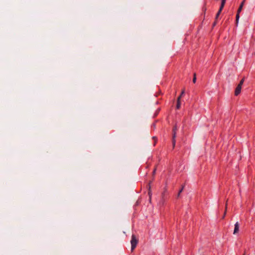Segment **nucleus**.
<instances>
[{
    "instance_id": "obj_6",
    "label": "nucleus",
    "mask_w": 255,
    "mask_h": 255,
    "mask_svg": "<svg viewBox=\"0 0 255 255\" xmlns=\"http://www.w3.org/2000/svg\"><path fill=\"white\" fill-rule=\"evenodd\" d=\"M223 8H224V7H222V6H220V8H219L218 12L216 14L215 19L217 20V19H218L219 16L220 15V13H221V11H222V10Z\"/></svg>"
},
{
    "instance_id": "obj_3",
    "label": "nucleus",
    "mask_w": 255,
    "mask_h": 255,
    "mask_svg": "<svg viewBox=\"0 0 255 255\" xmlns=\"http://www.w3.org/2000/svg\"><path fill=\"white\" fill-rule=\"evenodd\" d=\"M239 228H240V224L237 222L235 224V228H234V232H233V234L234 235H237L239 233Z\"/></svg>"
},
{
    "instance_id": "obj_20",
    "label": "nucleus",
    "mask_w": 255,
    "mask_h": 255,
    "mask_svg": "<svg viewBox=\"0 0 255 255\" xmlns=\"http://www.w3.org/2000/svg\"><path fill=\"white\" fill-rule=\"evenodd\" d=\"M225 215H226V213H224V215L223 217H224V216H225Z\"/></svg>"
},
{
    "instance_id": "obj_13",
    "label": "nucleus",
    "mask_w": 255,
    "mask_h": 255,
    "mask_svg": "<svg viewBox=\"0 0 255 255\" xmlns=\"http://www.w3.org/2000/svg\"><path fill=\"white\" fill-rule=\"evenodd\" d=\"M152 138L154 140V146L155 145V143L156 142V141L157 140V138L155 137V136H153L152 137Z\"/></svg>"
},
{
    "instance_id": "obj_15",
    "label": "nucleus",
    "mask_w": 255,
    "mask_h": 255,
    "mask_svg": "<svg viewBox=\"0 0 255 255\" xmlns=\"http://www.w3.org/2000/svg\"><path fill=\"white\" fill-rule=\"evenodd\" d=\"M242 7H241L239 6L238 9V11H237V13H240V12L242 11Z\"/></svg>"
},
{
    "instance_id": "obj_18",
    "label": "nucleus",
    "mask_w": 255,
    "mask_h": 255,
    "mask_svg": "<svg viewBox=\"0 0 255 255\" xmlns=\"http://www.w3.org/2000/svg\"><path fill=\"white\" fill-rule=\"evenodd\" d=\"M184 94V90H182V91L181 92V93L180 94V96H181V97L182 96V95Z\"/></svg>"
},
{
    "instance_id": "obj_5",
    "label": "nucleus",
    "mask_w": 255,
    "mask_h": 255,
    "mask_svg": "<svg viewBox=\"0 0 255 255\" xmlns=\"http://www.w3.org/2000/svg\"><path fill=\"white\" fill-rule=\"evenodd\" d=\"M180 98H181V96H179L177 98V104H176V109H179L180 108V107H181Z\"/></svg>"
},
{
    "instance_id": "obj_10",
    "label": "nucleus",
    "mask_w": 255,
    "mask_h": 255,
    "mask_svg": "<svg viewBox=\"0 0 255 255\" xmlns=\"http://www.w3.org/2000/svg\"><path fill=\"white\" fill-rule=\"evenodd\" d=\"M244 81H245V78H243L240 82V83H239L238 85H240V86H242L244 82Z\"/></svg>"
},
{
    "instance_id": "obj_8",
    "label": "nucleus",
    "mask_w": 255,
    "mask_h": 255,
    "mask_svg": "<svg viewBox=\"0 0 255 255\" xmlns=\"http://www.w3.org/2000/svg\"><path fill=\"white\" fill-rule=\"evenodd\" d=\"M226 0H222L221 4L220 6L222 7H224L225 4L226 3Z\"/></svg>"
},
{
    "instance_id": "obj_11",
    "label": "nucleus",
    "mask_w": 255,
    "mask_h": 255,
    "mask_svg": "<svg viewBox=\"0 0 255 255\" xmlns=\"http://www.w3.org/2000/svg\"><path fill=\"white\" fill-rule=\"evenodd\" d=\"M184 187V186H182L181 189L179 190L178 194V196H179L180 194L182 192V190H183Z\"/></svg>"
},
{
    "instance_id": "obj_9",
    "label": "nucleus",
    "mask_w": 255,
    "mask_h": 255,
    "mask_svg": "<svg viewBox=\"0 0 255 255\" xmlns=\"http://www.w3.org/2000/svg\"><path fill=\"white\" fill-rule=\"evenodd\" d=\"M196 81V73H194L193 78V82L194 83H195Z\"/></svg>"
},
{
    "instance_id": "obj_7",
    "label": "nucleus",
    "mask_w": 255,
    "mask_h": 255,
    "mask_svg": "<svg viewBox=\"0 0 255 255\" xmlns=\"http://www.w3.org/2000/svg\"><path fill=\"white\" fill-rule=\"evenodd\" d=\"M240 18V13H237L236 16V21L237 23L238 22L239 19Z\"/></svg>"
},
{
    "instance_id": "obj_19",
    "label": "nucleus",
    "mask_w": 255,
    "mask_h": 255,
    "mask_svg": "<svg viewBox=\"0 0 255 255\" xmlns=\"http://www.w3.org/2000/svg\"><path fill=\"white\" fill-rule=\"evenodd\" d=\"M156 168H155L154 169V170H153V172H152V173H153V175H154V174H155V172H156Z\"/></svg>"
},
{
    "instance_id": "obj_12",
    "label": "nucleus",
    "mask_w": 255,
    "mask_h": 255,
    "mask_svg": "<svg viewBox=\"0 0 255 255\" xmlns=\"http://www.w3.org/2000/svg\"><path fill=\"white\" fill-rule=\"evenodd\" d=\"M166 192H167V189L166 188H165L164 192L162 193V198L164 197V195H165V194L166 193Z\"/></svg>"
},
{
    "instance_id": "obj_2",
    "label": "nucleus",
    "mask_w": 255,
    "mask_h": 255,
    "mask_svg": "<svg viewBox=\"0 0 255 255\" xmlns=\"http://www.w3.org/2000/svg\"><path fill=\"white\" fill-rule=\"evenodd\" d=\"M177 129V126L175 125L172 129V142L173 148H174L176 143V130Z\"/></svg>"
},
{
    "instance_id": "obj_14",
    "label": "nucleus",
    "mask_w": 255,
    "mask_h": 255,
    "mask_svg": "<svg viewBox=\"0 0 255 255\" xmlns=\"http://www.w3.org/2000/svg\"><path fill=\"white\" fill-rule=\"evenodd\" d=\"M217 23V20L215 19L213 23V27H214Z\"/></svg>"
},
{
    "instance_id": "obj_16",
    "label": "nucleus",
    "mask_w": 255,
    "mask_h": 255,
    "mask_svg": "<svg viewBox=\"0 0 255 255\" xmlns=\"http://www.w3.org/2000/svg\"><path fill=\"white\" fill-rule=\"evenodd\" d=\"M244 2H245L242 1V2H241V3L240 5V7H242V8H243V5H244Z\"/></svg>"
},
{
    "instance_id": "obj_17",
    "label": "nucleus",
    "mask_w": 255,
    "mask_h": 255,
    "mask_svg": "<svg viewBox=\"0 0 255 255\" xmlns=\"http://www.w3.org/2000/svg\"><path fill=\"white\" fill-rule=\"evenodd\" d=\"M244 2H245L242 1V2H241V3L240 5V7H242V8H243V5H244Z\"/></svg>"
},
{
    "instance_id": "obj_1",
    "label": "nucleus",
    "mask_w": 255,
    "mask_h": 255,
    "mask_svg": "<svg viewBox=\"0 0 255 255\" xmlns=\"http://www.w3.org/2000/svg\"><path fill=\"white\" fill-rule=\"evenodd\" d=\"M137 243H138V240L136 239L135 236L134 235H132L131 236V239L130 241L131 251H133L134 250V249L136 247Z\"/></svg>"
},
{
    "instance_id": "obj_4",
    "label": "nucleus",
    "mask_w": 255,
    "mask_h": 255,
    "mask_svg": "<svg viewBox=\"0 0 255 255\" xmlns=\"http://www.w3.org/2000/svg\"><path fill=\"white\" fill-rule=\"evenodd\" d=\"M242 86H240V85H238L235 91V96H237L240 94L242 89Z\"/></svg>"
},
{
    "instance_id": "obj_21",
    "label": "nucleus",
    "mask_w": 255,
    "mask_h": 255,
    "mask_svg": "<svg viewBox=\"0 0 255 255\" xmlns=\"http://www.w3.org/2000/svg\"><path fill=\"white\" fill-rule=\"evenodd\" d=\"M246 0H243V1L245 2Z\"/></svg>"
}]
</instances>
